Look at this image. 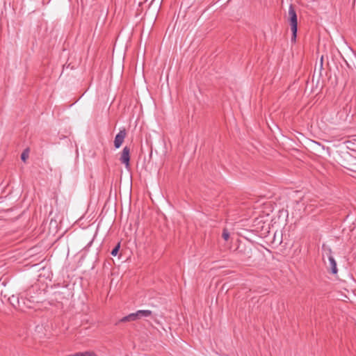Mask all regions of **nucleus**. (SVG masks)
<instances>
[{"label": "nucleus", "instance_id": "obj_1", "mask_svg": "<svg viewBox=\"0 0 356 356\" xmlns=\"http://www.w3.org/2000/svg\"><path fill=\"white\" fill-rule=\"evenodd\" d=\"M288 22H289L291 30L292 32L291 40V42H295L297 37L298 20L296 10L292 4H291L289 8Z\"/></svg>", "mask_w": 356, "mask_h": 356}, {"label": "nucleus", "instance_id": "obj_2", "mask_svg": "<svg viewBox=\"0 0 356 356\" xmlns=\"http://www.w3.org/2000/svg\"><path fill=\"white\" fill-rule=\"evenodd\" d=\"M323 250H324V254L323 255L325 254L327 256L328 260H329V266H330L331 272L333 274H336L337 273L338 270H337V268L336 261L334 259L333 256L332 255V250H331V249L330 248H325V247L323 246Z\"/></svg>", "mask_w": 356, "mask_h": 356}, {"label": "nucleus", "instance_id": "obj_3", "mask_svg": "<svg viewBox=\"0 0 356 356\" xmlns=\"http://www.w3.org/2000/svg\"><path fill=\"white\" fill-rule=\"evenodd\" d=\"M130 149L128 147H124L122 149L120 161L124 163L126 168H129V160H130Z\"/></svg>", "mask_w": 356, "mask_h": 356}, {"label": "nucleus", "instance_id": "obj_4", "mask_svg": "<svg viewBox=\"0 0 356 356\" xmlns=\"http://www.w3.org/2000/svg\"><path fill=\"white\" fill-rule=\"evenodd\" d=\"M127 136L125 129L120 130V132L115 136L114 140V146L115 148H120L124 142V140Z\"/></svg>", "mask_w": 356, "mask_h": 356}, {"label": "nucleus", "instance_id": "obj_5", "mask_svg": "<svg viewBox=\"0 0 356 356\" xmlns=\"http://www.w3.org/2000/svg\"><path fill=\"white\" fill-rule=\"evenodd\" d=\"M136 320H138L136 313H132V314H130L123 317L122 318L120 319V321L122 323H125V322L135 321Z\"/></svg>", "mask_w": 356, "mask_h": 356}, {"label": "nucleus", "instance_id": "obj_6", "mask_svg": "<svg viewBox=\"0 0 356 356\" xmlns=\"http://www.w3.org/2000/svg\"><path fill=\"white\" fill-rule=\"evenodd\" d=\"M138 319L143 317H149L152 315V311L150 310H138L136 312Z\"/></svg>", "mask_w": 356, "mask_h": 356}, {"label": "nucleus", "instance_id": "obj_7", "mask_svg": "<svg viewBox=\"0 0 356 356\" xmlns=\"http://www.w3.org/2000/svg\"><path fill=\"white\" fill-rule=\"evenodd\" d=\"M222 238L225 241H227L229 238V233L227 229H224L222 234Z\"/></svg>", "mask_w": 356, "mask_h": 356}, {"label": "nucleus", "instance_id": "obj_8", "mask_svg": "<svg viewBox=\"0 0 356 356\" xmlns=\"http://www.w3.org/2000/svg\"><path fill=\"white\" fill-rule=\"evenodd\" d=\"M120 243H118L111 251V254L113 256H116L118 254V252L119 251V249H120Z\"/></svg>", "mask_w": 356, "mask_h": 356}, {"label": "nucleus", "instance_id": "obj_9", "mask_svg": "<svg viewBox=\"0 0 356 356\" xmlns=\"http://www.w3.org/2000/svg\"><path fill=\"white\" fill-rule=\"evenodd\" d=\"M29 157V152L27 150L24 151L22 152V155H21V159L23 161H26V160L27 159V158Z\"/></svg>", "mask_w": 356, "mask_h": 356}, {"label": "nucleus", "instance_id": "obj_10", "mask_svg": "<svg viewBox=\"0 0 356 356\" xmlns=\"http://www.w3.org/2000/svg\"><path fill=\"white\" fill-rule=\"evenodd\" d=\"M67 356H84V353H77L73 355H70Z\"/></svg>", "mask_w": 356, "mask_h": 356}, {"label": "nucleus", "instance_id": "obj_11", "mask_svg": "<svg viewBox=\"0 0 356 356\" xmlns=\"http://www.w3.org/2000/svg\"><path fill=\"white\" fill-rule=\"evenodd\" d=\"M84 356H96L94 353L90 352H85Z\"/></svg>", "mask_w": 356, "mask_h": 356}]
</instances>
